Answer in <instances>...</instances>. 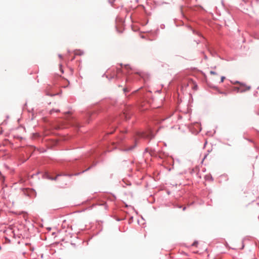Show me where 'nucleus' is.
<instances>
[{"instance_id":"5","label":"nucleus","mask_w":259,"mask_h":259,"mask_svg":"<svg viewBox=\"0 0 259 259\" xmlns=\"http://www.w3.org/2000/svg\"><path fill=\"white\" fill-rule=\"evenodd\" d=\"M225 78V77L224 76H222L221 77V82H223L224 81Z\"/></svg>"},{"instance_id":"6","label":"nucleus","mask_w":259,"mask_h":259,"mask_svg":"<svg viewBox=\"0 0 259 259\" xmlns=\"http://www.w3.org/2000/svg\"><path fill=\"white\" fill-rule=\"evenodd\" d=\"M221 94H224L225 95H227V93H224V92H220Z\"/></svg>"},{"instance_id":"7","label":"nucleus","mask_w":259,"mask_h":259,"mask_svg":"<svg viewBox=\"0 0 259 259\" xmlns=\"http://www.w3.org/2000/svg\"><path fill=\"white\" fill-rule=\"evenodd\" d=\"M124 92H127V90L126 89H124Z\"/></svg>"},{"instance_id":"2","label":"nucleus","mask_w":259,"mask_h":259,"mask_svg":"<svg viewBox=\"0 0 259 259\" xmlns=\"http://www.w3.org/2000/svg\"><path fill=\"white\" fill-rule=\"evenodd\" d=\"M250 89L249 87L246 88L244 86L240 85L239 88H235L234 90L237 91V92H245L246 90H249Z\"/></svg>"},{"instance_id":"8","label":"nucleus","mask_w":259,"mask_h":259,"mask_svg":"<svg viewBox=\"0 0 259 259\" xmlns=\"http://www.w3.org/2000/svg\"><path fill=\"white\" fill-rule=\"evenodd\" d=\"M185 208H186V207H184L183 208V210H185Z\"/></svg>"},{"instance_id":"4","label":"nucleus","mask_w":259,"mask_h":259,"mask_svg":"<svg viewBox=\"0 0 259 259\" xmlns=\"http://www.w3.org/2000/svg\"><path fill=\"white\" fill-rule=\"evenodd\" d=\"M210 73L212 75H216L217 74V73L215 72L214 71H211L210 72Z\"/></svg>"},{"instance_id":"1","label":"nucleus","mask_w":259,"mask_h":259,"mask_svg":"<svg viewBox=\"0 0 259 259\" xmlns=\"http://www.w3.org/2000/svg\"><path fill=\"white\" fill-rule=\"evenodd\" d=\"M137 137H138L139 138L152 139V138H153L154 136L151 133H149L148 134L144 133H139L138 134Z\"/></svg>"},{"instance_id":"3","label":"nucleus","mask_w":259,"mask_h":259,"mask_svg":"<svg viewBox=\"0 0 259 259\" xmlns=\"http://www.w3.org/2000/svg\"><path fill=\"white\" fill-rule=\"evenodd\" d=\"M198 241H195L193 244H192V246H197V245H198Z\"/></svg>"}]
</instances>
